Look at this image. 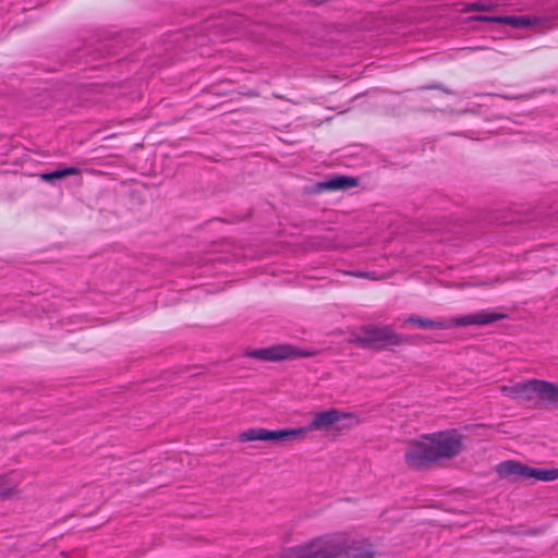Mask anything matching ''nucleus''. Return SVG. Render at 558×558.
<instances>
[{"mask_svg":"<svg viewBox=\"0 0 558 558\" xmlns=\"http://www.w3.org/2000/svg\"><path fill=\"white\" fill-rule=\"evenodd\" d=\"M465 436L456 428L423 433L407 440L402 460L413 472L457 459L465 449Z\"/></svg>","mask_w":558,"mask_h":558,"instance_id":"obj_1","label":"nucleus"},{"mask_svg":"<svg viewBox=\"0 0 558 558\" xmlns=\"http://www.w3.org/2000/svg\"><path fill=\"white\" fill-rule=\"evenodd\" d=\"M377 555L372 538L342 533L287 547L278 558H377Z\"/></svg>","mask_w":558,"mask_h":558,"instance_id":"obj_2","label":"nucleus"},{"mask_svg":"<svg viewBox=\"0 0 558 558\" xmlns=\"http://www.w3.org/2000/svg\"><path fill=\"white\" fill-rule=\"evenodd\" d=\"M499 391L510 398H523L527 401L537 400L549 404L558 403V383L539 378H530L500 386Z\"/></svg>","mask_w":558,"mask_h":558,"instance_id":"obj_3","label":"nucleus"},{"mask_svg":"<svg viewBox=\"0 0 558 558\" xmlns=\"http://www.w3.org/2000/svg\"><path fill=\"white\" fill-rule=\"evenodd\" d=\"M494 471L500 480L519 481L534 478L539 482L558 481V468L536 469L517 460H505Z\"/></svg>","mask_w":558,"mask_h":558,"instance_id":"obj_4","label":"nucleus"},{"mask_svg":"<svg viewBox=\"0 0 558 558\" xmlns=\"http://www.w3.org/2000/svg\"><path fill=\"white\" fill-rule=\"evenodd\" d=\"M353 341L360 344L389 348L403 344L404 339L390 327L365 326L354 335Z\"/></svg>","mask_w":558,"mask_h":558,"instance_id":"obj_5","label":"nucleus"},{"mask_svg":"<svg viewBox=\"0 0 558 558\" xmlns=\"http://www.w3.org/2000/svg\"><path fill=\"white\" fill-rule=\"evenodd\" d=\"M354 420H356V415L352 412L329 408L314 412L308 427L311 430H330L339 428L344 422Z\"/></svg>","mask_w":558,"mask_h":558,"instance_id":"obj_6","label":"nucleus"},{"mask_svg":"<svg viewBox=\"0 0 558 558\" xmlns=\"http://www.w3.org/2000/svg\"><path fill=\"white\" fill-rule=\"evenodd\" d=\"M305 435L304 428L283 429V430H267V429H247L239 435L242 442L254 440H266L275 442H283L292 438L303 437Z\"/></svg>","mask_w":558,"mask_h":558,"instance_id":"obj_7","label":"nucleus"},{"mask_svg":"<svg viewBox=\"0 0 558 558\" xmlns=\"http://www.w3.org/2000/svg\"><path fill=\"white\" fill-rule=\"evenodd\" d=\"M474 21L508 24L514 28H532L542 31L549 28L548 19L544 16H475Z\"/></svg>","mask_w":558,"mask_h":558,"instance_id":"obj_8","label":"nucleus"},{"mask_svg":"<svg viewBox=\"0 0 558 558\" xmlns=\"http://www.w3.org/2000/svg\"><path fill=\"white\" fill-rule=\"evenodd\" d=\"M246 355L262 361L278 362L299 356H311L312 354L301 353L290 345H275L271 348L247 351Z\"/></svg>","mask_w":558,"mask_h":558,"instance_id":"obj_9","label":"nucleus"},{"mask_svg":"<svg viewBox=\"0 0 558 558\" xmlns=\"http://www.w3.org/2000/svg\"><path fill=\"white\" fill-rule=\"evenodd\" d=\"M506 315L501 313H477L462 317H456L450 320L452 327H465L470 325H489L505 319Z\"/></svg>","mask_w":558,"mask_h":558,"instance_id":"obj_10","label":"nucleus"},{"mask_svg":"<svg viewBox=\"0 0 558 558\" xmlns=\"http://www.w3.org/2000/svg\"><path fill=\"white\" fill-rule=\"evenodd\" d=\"M357 184L356 179L349 177H337L317 185L319 190H347Z\"/></svg>","mask_w":558,"mask_h":558,"instance_id":"obj_11","label":"nucleus"},{"mask_svg":"<svg viewBox=\"0 0 558 558\" xmlns=\"http://www.w3.org/2000/svg\"><path fill=\"white\" fill-rule=\"evenodd\" d=\"M20 494L19 487L12 482L9 474L0 475V499L10 500L17 497Z\"/></svg>","mask_w":558,"mask_h":558,"instance_id":"obj_12","label":"nucleus"},{"mask_svg":"<svg viewBox=\"0 0 558 558\" xmlns=\"http://www.w3.org/2000/svg\"><path fill=\"white\" fill-rule=\"evenodd\" d=\"M407 323L424 329H440L444 327V325L439 322H434L432 319L423 318L420 316H411L407 319Z\"/></svg>","mask_w":558,"mask_h":558,"instance_id":"obj_13","label":"nucleus"},{"mask_svg":"<svg viewBox=\"0 0 558 558\" xmlns=\"http://www.w3.org/2000/svg\"><path fill=\"white\" fill-rule=\"evenodd\" d=\"M78 173V170L75 169V168H68L65 170H62V171H56V172H52V173H44L41 174V179L45 180V181H52L54 179H62L66 175H70V174H76Z\"/></svg>","mask_w":558,"mask_h":558,"instance_id":"obj_14","label":"nucleus"},{"mask_svg":"<svg viewBox=\"0 0 558 558\" xmlns=\"http://www.w3.org/2000/svg\"><path fill=\"white\" fill-rule=\"evenodd\" d=\"M493 5L492 4H483L480 2L468 4L464 8V12H471V11H492Z\"/></svg>","mask_w":558,"mask_h":558,"instance_id":"obj_15","label":"nucleus"}]
</instances>
